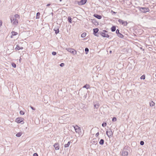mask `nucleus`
<instances>
[{
  "label": "nucleus",
  "mask_w": 156,
  "mask_h": 156,
  "mask_svg": "<svg viewBox=\"0 0 156 156\" xmlns=\"http://www.w3.org/2000/svg\"><path fill=\"white\" fill-rule=\"evenodd\" d=\"M62 1V0H60V2H61Z\"/></svg>",
  "instance_id": "49"
},
{
  "label": "nucleus",
  "mask_w": 156,
  "mask_h": 156,
  "mask_svg": "<svg viewBox=\"0 0 156 156\" xmlns=\"http://www.w3.org/2000/svg\"><path fill=\"white\" fill-rule=\"evenodd\" d=\"M87 0H81L80 1L77 2V3L80 5H82L85 4L87 2Z\"/></svg>",
  "instance_id": "8"
},
{
  "label": "nucleus",
  "mask_w": 156,
  "mask_h": 156,
  "mask_svg": "<svg viewBox=\"0 0 156 156\" xmlns=\"http://www.w3.org/2000/svg\"><path fill=\"white\" fill-rule=\"evenodd\" d=\"M145 76L144 75H143L142 76H141L140 78L141 79H145Z\"/></svg>",
  "instance_id": "32"
},
{
  "label": "nucleus",
  "mask_w": 156,
  "mask_h": 156,
  "mask_svg": "<svg viewBox=\"0 0 156 156\" xmlns=\"http://www.w3.org/2000/svg\"><path fill=\"white\" fill-rule=\"evenodd\" d=\"M118 22L124 26H127V23L126 21H124L123 20L121 19H119Z\"/></svg>",
  "instance_id": "7"
},
{
  "label": "nucleus",
  "mask_w": 156,
  "mask_h": 156,
  "mask_svg": "<svg viewBox=\"0 0 156 156\" xmlns=\"http://www.w3.org/2000/svg\"><path fill=\"white\" fill-rule=\"evenodd\" d=\"M2 21L1 20H0V27L2 26Z\"/></svg>",
  "instance_id": "39"
},
{
  "label": "nucleus",
  "mask_w": 156,
  "mask_h": 156,
  "mask_svg": "<svg viewBox=\"0 0 156 156\" xmlns=\"http://www.w3.org/2000/svg\"><path fill=\"white\" fill-rule=\"evenodd\" d=\"M50 5V4H48L47 5V6H49Z\"/></svg>",
  "instance_id": "46"
},
{
  "label": "nucleus",
  "mask_w": 156,
  "mask_h": 156,
  "mask_svg": "<svg viewBox=\"0 0 156 156\" xmlns=\"http://www.w3.org/2000/svg\"><path fill=\"white\" fill-rule=\"evenodd\" d=\"M33 156H38V155L37 153H35L33 154Z\"/></svg>",
  "instance_id": "41"
},
{
  "label": "nucleus",
  "mask_w": 156,
  "mask_h": 156,
  "mask_svg": "<svg viewBox=\"0 0 156 156\" xmlns=\"http://www.w3.org/2000/svg\"><path fill=\"white\" fill-rule=\"evenodd\" d=\"M12 66L14 68H16V65L14 63H12Z\"/></svg>",
  "instance_id": "31"
},
{
  "label": "nucleus",
  "mask_w": 156,
  "mask_h": 156,
  "mask_svg": "<svg viewBox=\"0 0 156 156\" xmlns=\"http://www.w3.org/2000/svg\"><path fill=\"white\" fill-rule=\"evenodd\" d=\"M104 141L103 139H101V140H100L99 142V143L100 144L102 145L104 143Z\"/></svg>",
  "instance_id": "21"
},
{
  "label": "nucleus",
  "mask_w": 156,
  "mask_h": 156,
  "mask_svg": "<svg viewBox=\"0 0 156 156\" xmlns=\"http://www.w3.org/2000/svg\"><path fill=\"white\" fill-rule=\"evenodd\" d=\"M68 22L69 23H72V18L70 16H69L68 17Z\"/></svg>",
  "instance_id": "28"
},
{
  "label": "nucleus",
  "mask_w": 156,
  "mask_h": 156,
  "mask_svg": "<svg viewBox=\"0 0 156 156\" xmlns=\"http://www.w3.org/2000/svg\"><path fill=\"white\" fill-rule=\"evenodd\" d=\"M15 49L16 50H19L20 49L22 50L23 49V47H20L19 45H17Z\"/></svg>",
  "instance_id": "15"
},
{
  "label": "nucleus",
  "mask_w": 156,
  "mask_h": 156,
  "mask_svg": "<svg viewBox=\"0 0 156 156\" xmlns=\"http://www.w3.org/2000/svg\"><path fill=\"white\" fill-rule=\"evenodd\" d=\"M106 125H107V124H106V122H103L102 123V126L103 127H105L106 126Z\"/></svg>",
  "instance_id": "30"
},
{
  "label": "nucleus",
  "mask_w": 156,
  "mask_h": 156,
  "mask_svg": "<svg viewBox=\"0 0 156 156\" xmlns=\"http://www.w3.org/2000/svg\"><path fill=\"white\" fill-rule=\"evenodd\" d=\"M107 32H108L107 31H106V30H103V31L102 32H104V33H107Z\"/></svg>",
  "instance_id": "44"
},
{
  "label": "nucleus",
  "mask_w": 156,
  "mask_h": 156,
  "mask_svg": "<svg viewBox=\"0 0 156 156\" xmlns=\"http://www.w3.org/2000/svg\"><path fill=\"white\" fill-rule=\"evenodd\" d=\"M149 103L151 107H153L155 105L154 103L152 101L149 102Z\"/></svg>",
  "instance_id": "23"
},
{
  "label": "nucleus",
  "mask_w": 156,
  "mask_h": 156,
  "mask_svg": "<svg viewBox=\"0 0 156 156\" xmlns=\"http://www.w3.org/2000/svg\"><path fill=\"white\" fill-rule=\"evenodd\" d=\"M111 13H113V14H115L116 13V12H114L112 10H111Z\"/></svg>",
  "instance_id": "43"
},
{
  "label": "nucleus",
  "mask_w": 156,
  "mask_h": 156,
  "mask_svg": "<svg viewBox=\"0 0 156 156\" xmlns=\"http://www.w3.org/2000/svg\"><path fill=\"white\" fill-rule=\"evenodd\" d=\"M96 142L94 140L93 141V143H94V144H95L96 143Z\"/></svg>",
  "instance_id": "45"
},
{
  "label": "nucleus",
  "mask_w": 156,
  "mask_h": 156,
  "mask_svg": "<svg viewBox=\"0 0 156 156\" xmlns=\"http://www.w3.org/2000/svg\"><path fill=\"white\" fill-rule=\"evenodd\" d=\"M94 16L95 17L99 20L101 19L102 18V16L101 15H98L97 14H94Z\"/></svg>",
  "instance_id": "12"
},
{
  "label": "nucleus",
  "mask_w": 156,
  "mask_h": 156,
  "mask_svg": "<svg viewBox=\"0 0 156 156\" xmlns=\"http://www.w3.org/2000/svg\"><path fill=\"white\" fill-rule=\"evenodd\" d=\"M128 152L126 151H123L122 152V156H127L128 155Z\"/></svg>",
  "instance_id": "13"
},
{
  "label": "nucleus",
  "mask_w": 156,
  "mask_h": 156,
  "mask_svg": "<svg viewBox=\"0 0 156 156\" xmlns=\"http://www.w3.org/2000/svg\"><path fill=\"white\" fill-rule=\"evenodd\" d=\"M155 76H156V75H155Z\"/></svg>",
  "instance_id": "50"
},
{
  "label": "nucleus",
  "mask_w": 156,
  "mask_h": 156,
  "mask_svg": "<svg viewBox=\"0 0 156 156\" xmlns=\"http://www.w3.org/2000/svg\"><path fill=\"white\" fill-rule=\"evenodd\" d=\"M66 50L68 51L71 52L73 55L76 54V51L75 50H74V49L73 48H66Z\"/></svg>",
  "instance_id": "5"
},
{
  "label": "nucleus",
  "mask_w": 156,
  "mask_h": 156,
  "mask_svg": "<svg viewBox=\"0 0 156 156\" xmlns=\"http://www.w3.org/2000/svg\"><path fill=\"white\" fill-rule=\"evenodd\" d=\"M140 11L143 13H146L149 11L150 10L148 8L139 7Z\"/></svg>",
  "instance_id": "1"
},
{
  "label": "nucleus",
  "mask_w": 156,
  "mask_h": 156,
  "mask_svg": "<svg viewBox=\"0 0 156 156\" xmlns=\"http://www.w3.org/2000/svg\"><path fill=\"white\" fill-rule=\"evenodd\" d=\"M21 58H20V59H19V62H20L21 61Z\"/></svg>",
  "instance_id": "47"
},
{
  "label": "nucleus",
  "mask_w": 156,
  "mask_h": 156,
  "mask_svg": "<svg viewBox=\"0 0 156 156\" xmlns=\"http://www.w3.org/2000/svg\"><path fill=\"white\" fill-rule=\"evenodd\" d=\"M85 51L86 54H87L89 52V49L87 48H85Z\"/></svg>",
  "instance_id": "29"
},
{
  "label": "nucleus",
  "mask_w": 156,
  "mask_h": 156,
  "mask_svg": "<svg viewBox=\"0 0 156 156\" xmlns=\"http://www.w3.org/2000/svg\"><path fill=\"white\" fill-rule=\"evenodd\" d=\"M40 15V13L39 12H38L37 13L36 16V18L37 19L39 18Z\"/></svg>",
  "instance_id": "27"
},
{
  "label": "nucleus",
  "mask_w": 156,
  "mask_h": 156,
  "mask_svg": "<svg viewBox=\"0 0 156 156\" xmlns=\"http://www.w3.org/2000/svg\"><path fill=\"white\" fill-rule=\"evenodd\" d=\"M100 34L103 37L108 38L109 37V36L108 34L104 32H100Z\"/></svg>",
  "instance_id": "9"
},
{
  "label": "nucleus",
  "mask_w": 156,
  "mask_h": 156,
  "mask_svg": "<svg viewBox=\"0 0 156 156\" xmlns=\"http://www.w3.org/2000/svg\"><path fill=\"white\" fill-rule=\"evenodd\" d=\"M23 119L22 118H17L16 120V122L18 123H21V124H23L24 123Z\"/></svg>",
  "instance_id": "4"
},
{
  "label": "nucleus",
  "mask_w": 156,
  "mask_h": 156,
  "mask_svg": "<svg viewBox=\"0 0 156 156\" xmlns=\"http://www.w3.org/2000/svg\"><path fill=\"white\" fill-rule=\"evenodd\" d=\"M56 52L55 51H53L52 53V54L53 55H55L56 54Z\"/></svg>",
  "instance_id": "38"
},
{
  "label": "nucleus",
  "mask_w": 156,
  "mask_h": 156,
  "mask_svg": "<svg viewBox=\"0 0 156 156\" xmlns=\"http://www.w3.org/2000/svg\"><path fill=\"white\" fill-rule=\"evenodd\" d=\"M30 108L33 110H35V108H34L33 107L31 106H30Z\"/></svg>",
  "instance_id": "40"
},
{
  "label": "nucleus",
  "mask_w": 156,
  "mask_h": 156,
  "mask_svg": "<svg viewBox=\"0 0 156 156\" xmlns=\"http://www.w3.org/2000/svg\"><path fill=\"white\" fill-rule=\"evenodd\" d=\"M110 53H111L112 52V51H110Z\"/></svg>",
  "instance_id": "48"
},
{
  "label": "nucleus",
  "mask_w": 156,
  "mask_h": 156,
  "mask_svg": "<svg viewBox=\"0 0 156 156\" xmlns=\"http://www.w3.org/2000/svg\"><path fill=\"white\" fill-rule=\"evenodd\" d=\"M106 134L109 138L113 136V132L111 129H109L108 130L106 131Z\"/></svg>",
  "instance_id": "3"
},
{
  "label": "nucleus",
  "mask_w": 156,
  "mask_h": 156,
  "mask_svg": "<svg viewBox=\"0 0 156 156\" xmlns=\"http://www.w3.org/2000/svg\"><path fill=\"white\" fill-rule=\"evenodd\" d=\"M90 86L89 84H86L83 87V88H86L87 89H88L89 88Z\"/></svg>",
  "instance_id": "22"
},
{
  "label": "nucleus",
  "mask_w": 156,
  "mask_h": 156,
  "mask_svg": "<svg viewBox=\"0 0 156 156\" xmlns=\"http://www.w3.org/2000/svg\"><path fill=\"white\" fill-rule=\"evenodd\" d=\"M116 30V27L115 26H113L111 28V30L112 32L115 31Z\"/></svg>",
  "instance_id": "20"
},
{
  "label": "nucleus",
  "mask_w": 156,
  "mask_h": 156,
  "mask_svg": "<svg viewBox=\"0 0 156 156\" xmlns=\"http://www.w3.org/2000/svg\"><path fill=\"white\" fill-rule=\"evenodd\" d=\"M64 65H65L63 63H62L60 64V66H61V67H63V66H64Z\"/></svg>",
  "instance_id": "37"
},
{
  "label": "nucleus",
  "mask_w": 156,
  "mask_h": 156,
  "mask_svg": "<svg viewBox=\"0 0 156 156\" xmlns=\"http://www.w3.org/2000/svg\"><path fill=\"white\" fill-rule=\"evenodd\" d=\"M117 36L120 38H123L124 37V36L121 33H119L118 34Z\"/></svg>",
  "instance_id": "24"
},
{
  "label": "nucleus",
  "mask_w": 156,
  "mask_h": 156,
  "mask_svg": "<svg viewBox=\"0 0 156 156\" xmlns=\"http://www.w3.org/2000/svg\"><path fill=\"white\" fill-rule=\"evenodd\" d=\"M94 108L97 109H98L99 107V103H97L96 104H94Z\"/></svg>",
  "instance_id": "17"
},
{
  "label": "nucleus",
  "mask_w": 156,
  "mask_h": 156,
  "mask_svg": "<svg viewBox=\"0 0 156 156\" xmlns=\"http://www.w3.org/2000/svg\"><path fill=\"white\" fill-rule=\"evenodd\" d=\"M24 113H25L22 110H21L20 111V114L21 115H23L24 114Z\"/></svg>",
  "instance_id": "35"
},
{
  "label": "nucleus",
  "mask_w": 156,
  "mask_h": 156,
  "mask_svg": "<svg viewBox=\"0 0 156 156\" xmlns=\"http://www.w3.org/2000/svg\"><path fill=\"white\" fill-rule=\"evenodd\" d=\"M75 131L76 133L80 134V133L81 132V129L80 127L76 125L75 126H74Z\"/></svg>",
  "instance_id": "6"
},
{
  "label": "nucleus",
  "mask_w": 156,
  "mask_h": 156,
  "mask_svg": "<svg viewBox=\"0 0 156 156\" xmlns=\"http://www.w3.org/2000/svg\"><path fill=\"white\" fill-rule=\"evenodd\" d=\"M116 33L118 35V34L120 33L119 32V30L118 29H117L116 31Z\"/></svg>",
  "instance_id": "33"
},
{
  "label": "nucleus",
  "mask_w": 156,
  "mask_h": 156,
  "mask_svg": "<svg viewBox=\"0 0 156 156\" xmlns=\"http://www.w3.org/2000/svg\"><path fill=\"white\" fill-rule=\"evenodd\" d=\"M117 119L115 117H113L112 119V121L113 122H115L116 121Z\"/></svg>",
  "instance_id": "34"
},
{
  "label": "nucleus",
  "mask_w": 156,
  "mask_h": 156,
  "mask_svg": "<svg viewBox=\"0 0 156 156\" xmlns=\"http://www.w3.org/2000/svg\"><path fill=\"white\" fill-rule=\"evenodd\" d=\"M22 132H19L16 134V136L17 137H20L22 135Z\"/></svg>",
  "instance_id": "18"
},
{
  "label": "nucleus",
  "mask_w": 156,
  "mask_h": 156,
  "mask_svg": "<svg viewBox=\"0 0 156 156\" xmlns=\"http://www.w3.org/2000/svg\"><path fill=\"white\" fill-rule=\"evenodd\" d=\"M54 146L56 150H58L59 149V145L58 143H55L54 145Z\"/></svg>",
  "instance_id": "11"
},
{
  "label": "nucleus",
  "mask_w": 156,
  "mask_h": 156,
  "mask_svg": "<svg viewBox=\"0 0 156 156\" xmlns=\"http://www.w3.org/2000/svg\"><path fill=\"white\" fill-rule=\"evenodd\" d=\"M10 20L11 23L14 25H17L18 23V20L12 16L11 17Z\"/></svg>",
  "instance_id": "2"
},
{
  "label": "nucleus",
  "mask_w": 156,
  "mask_h": 156,
  "mask_svg": "<svg viewBox=\"0 0 156 156\" xmlns=\"http://www.w3.org/2000/svg\"><path fill=\"white\" fill-rule=\"evenodd\" d=\"M11 34H12V35H11V38H12V36H13L16 35H17L18 34V33H17L16 32H15L14 31H12L11 32Z\"/></svg>",
  "instance_id": "14"
},
{
  "label": "nucleus",
  "mask_w": 156,
  "mask_h": 156,
  "mask_svg": "<svg viewBox=\"0 0 156 156\" xmlns=\"http://www.w3.org/2000/svg\"><path fill=\"white\" fill-rule=\"evenodd\" d=\"M86 33H83L81 35V37L82 38L85 37L86 36Z\"/></svg>",
  "instance_id": "26"
},
{
  "label": "nucleus",
  "mask_w": 156,
  "mask_h": 156,
  "mask_svg": "<svg viewBox=\"0 0 156 156\" xmlns=\"http://www.w3.org/2000/svg\"><path fill=\"white\" fill-rule=\"evenodd\" d=\"M99 135V132H98L96 134H95V136H96V137H98V136Z\"/></svg>",
  "instance_id": "42"
},
{
  "label": "nucleus",
  "mask_w": 156,
  "mask_h": 156,
  "mask_svg": "<svg viewBox=\"0 0 156 156\" xmlns=\"http://www.w3.org/2000/svg\"><path fill=\"white\" fill-rule=\"evenodd\" d=\"M93 30L94 34L95 36H98L97 34L99 31V29L98 28H94L93 29Z\"/></svg>",
  "instance_id": "10"
},
{
  "label": "nucleus",
  "mask_w": 156,
  "mask_h": 156,
  "mask_svg": "<svg viewBox=\"0 0 156 156\" xmlns=\"http://www.w3.org/2000/svg\"><path fill=\"white\" fill-rule=\"evenodd\" d=\"M70 144V141H69L67 144H65L64 145V147H68Z\"/></svg>",
  "instance_id": "19"
},
{
  "label": "nucleus",
  "mask_w": 156,
  "mask_h": 156,
  "mask_svg": "<svg viewBox=\"0 0 156 156\" xmlns=\"http://www.w3.org/2000/svg\"><path fill=\"white\" fill-rule=\"evenodd\" d=\"M12 16L17 19H19L20 18V16L17 14H16L14 16Z\"/></svg>",
  "instance_id": "16"
},
{
  "label": "nucleus",
  "mask_w": 156,
  "mask_h": 156,
  "mask_svg": "<svg viewBox=\"0 0 156 156\" xmlns=\"http://www.w3.org/2000/svg\"><path fill=\"white\" fill-rule=\"evenodd\" d=\"M54 30L55 31V34H57L59 32V30L58 29H54Z\"/></svg>",
  "instance_id": "25"
},
{
  "label": "nucleus",
  "mask_w": 156,
  "mask_h": 156,
  "mask_svg": "<svg viewBox=\"0 0 156 156\" xmlns=\"http://www.w3.org/2000/svg\"><path fill=\"white\" fill-rule=\"evenodd\" d=\"M140 144L141 145H143L144 144V142L143 141H141L140 142Z\"/></svg>",
  "instance_id": "36"
}]
</instances>
